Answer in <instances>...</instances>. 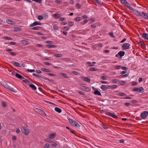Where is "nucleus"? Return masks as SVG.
I'll return each mask as SVG.
<instances>
[{"mask_svg": "<svg viewBox=\"0 0 148 148\" xmlns=\"http://www.w3.org/2000/svg\"><path fill=\"white\" fill-rule=\"evenodd\" d=\"M40 27H35L32 28V30H38Z\"/></svg>", "mask_w": 148, "mask_h": 148, "instance_id": "de8ad7c7", "label": "nucleus"}, {"mask_svg": "<svg viewBox=\"0 0 148 148\" xmlns=\"http://www.w3.org/2000/svg\"><path fill=\"white\" fill-rule=\"evenodd\" d=\"M24 80H23V82H25L26 83H27L28 82H29L28 80L27 79H25L24 78Z\"/></svg>", "mask_w": 148, "mask_h": 148, "instance_id": "e2e57ef3", "label": "nucleus"}, {"mask_svg": "<svg viewBox=\"0 0 148 148\" xmlns=\"http://www.w3.org/2000/svg\"><path fill=\"white\" fill-rule=\"evenodd\" d=\"M86 64L88 65L89 66H94L91 62H86Z\"/></svg>", "mask_w": 148, "mask_h": 148, "instance_id": "f704fd0d", "label": "nucleus"}, {"mask_svg": "<svg viewBox=\"0 0 148 148\" xmlns=\"http://www.w3.org/2000/svg\"><path fill=\"white\" fill-rule=\"evenodd\" d=\"M74 24V22L73 21H70L68 23V25L69 26H72Z\"/></svg>", "mask_w": 148, "mask_h": 148, "instance_id": "c9c22d12", "label": "nucleus"}, {"mask_svg": "<svg viewBox=\"0 0 148 148\" xmlns=\"http://www.w3.org/2000/svg\"><path fill=\"white\" fill-rule=\"evenodd\" d=\"M21 44L24 45H27L29 44V42L25 40H22L20 41Z\"/></svg>", "mask_w": 148, "mask_h": 148, "instance_id": "dca6fc26", "label": "nucleus"}, {"mask_svg": "<svg viewBox=\"0 0 148 148\" xmlns=\"http://www.w3.org/2000/svg\"><path fill=\"white\" fill-rule=\"evenodd\" d=\"M100 78L103 80H106L107 79V77L106 75L102 76L100 77Z\"/></svg>", "mask_w": 148, "mask_h": 148, "instance_id": "72a5a7b5", "label": "nucleus"}, {"mask_svg": "<svg viewBox=\"0 0 148 148\" xmlns=\"http://www.w3.org/2000/svg\"><path fill=\"white\" fill-rule=\"evenodd\" d=\"M46 46L48 48H54L56 47V45H46Z\"/></svg>", "mask_w": 148, "mask_h": 148, "instance_id": "4be33fe9", "label": "nucleus"}, {"mask_svg": "<svg viewBox=\"0 0 148 148\" xmlns=\"http://www.w3.org/2000/svg\"><path fill=\"white\" fill-rule=\"evenodd\" d=\"M21 130L23 134L25 136L28 135L30 133V130L27 127H23Z\"/></svg>", "mask_w": 148, "mask_h": 148, "instance_id": "7ed1b4c3", "label": "nucleus"}, {"mask_svg": "<svg viewBox=\"0 0 148 148\" xmlns=\"http://www.w3.org/2000/svg\"><path fill=\"white\" fill-rule=\"evenodd\" d=\"M75 20L77 21H79L81 20V18L79 17H77L75 18Z\"/></svg>", "mask_w": 148, "mask_h": 148, "instance_id": "3c124183", "label": "nucleus"}, {"mask_svg": "<svg viewBox=\"0 0 148 148\" xmlns=\"http://www.w3.org/2000/svg\"><path fill=\"white\" fill-rule=\"evenodd\" d=\"M89 70L91 71H97L98 69L96 68L95 67H92L90 68L89 69Z\"/></svg>", "mask_w": 148, "mask_h": 148, "instance_id": "4c0bfd02", "label": "nucleus"}, {"mask_svg": "<svg viewBox=\"0 0 148 148\" xmlns=\"http://www.w3.org/2000/svg\"><path fill=\"white\" fill-rule=\"evenodd\" d=\"M49 145L48 143H46L45 144L44 146V148H49Z\"/></svg>", "mask_w": 148, "mask_h": 148, "instance_id": "e433bc0d", "label": "nucleus"}, {"mask_svg": "<svg viewBox=\"0 0 148 148\" xmlns=\"http://www.w3.org/2000/svg\"><path fill=\"white\" fill-rule=\"evenodd\" d=\"M38 25H40L41 24L37 22H34L33 23L31 24L30 25V26L33 27Z\"/></svg>", "mask_w": 148, "mask_h": 148, "instance_id": "2eb2a0df", "label": "nucleus"}, {"mask_svg": "<svg viewBox=\"0 0 148 148\" xmlns=\"http://www.w3.org/2000/svg\"><path fill=\"white\" fill-rule=\"evenodd\" d=\"M133 90L134 91L137 92H139L143 93L144 92V90L143 87H140L139 88L136 87L133 89Z\"/></svg>", "mask_w": 148, "mask_h": 148, "instance_id": "423d86ee", "label": "nucleus"}, {"mask_svg": "<svg viewBox=\"0 0 148 148\" xmlns=\"http://www.w3.org/2000/svg\"><path fill=\"white\" fill-rule=\"evenodd\" d=\"M82 89L84 91H88L89 90V88L87 87L83 86L82 88Z\"/></svg>", "mask_w": 148, "mask_h": 148, "instance_id": "b1692460", "label": "nucleus"}, {"mask_svg": "<svg viewBox=\"0 0 148 148\" xmlns=\"http://www.w3.org/2000/svg\"><path fill=\"white\" fill-rule=\"evenodd\" d=\"M120 2L124 5L127 7L130 10L132 13L133 12V11L135 9L133 8L132 7L129 5V4L126 0H120Z\"/></svg>", "mask_w": 148, "mask_h": 148, "instance_id": "f03ea898", "label": "nucleus"}, {"mask_svg": "<svg viewBox=\"0 0 148 148\" xmlns=\"http://www.w3.org/2000/svg\"><path fill=\"white\" fill-rule=\"evenodd\" d=\"M55 2L58 3H60L62 2L60 0H56Z\"/></svg>", "mask_w": 148, "mask_h": 148, "instance_id": "0e129e2a", "label": "nucleus"}, {"mask_svg": "<svg viewBox=\"0 0 148 148\" xmlns=\"http://www.w3.org/2000/svg\"><path fill=\"white\" fill-rule=\"evenodd\" d=\"M130 45L128 43H125L122 46V47L123 49H127L129 48Z\"/></svg>", "mask_w": 148, "mask_h": 148, "instance_id": "9d476101", "label": "nucleus"}, {"mask_svg": "<svg viewBox=\"0 0 148 148\" xmlns=\"http://www.w3.org/2000/svg\"><path fill=\"white\" fill-rule=\"evenodd\" d=\"M119 83H120V84L121 85H124L125 84V82L123 81H119Z\"/></svg>", "mask_w": 148, "mask_h": 148, "instance_id": "a19ab883", "label": "nucleus"}, {"mask_svg": "<svg viewBox=\"0 0 148 148\" xmlns=\"http://www.w3.org/2000/svg\"><path fill=\"white\" fill-rule=\"evenodd\" d=\"M125 52L123 51H120L118 53V54L121 57L123 56L125 54Z\"/></svg>", "mask_w": 148, "mask_h": 148, "instance_id": "393cba45", "label": "nucleus"}, {"mask_svg": "<svg viewBox=\"0 0 148 148\" xmlns=\"http://www.w3.org/2000/svg\"><path fill=\"white\" fill-rule=\"evenodd\" d=\"M38 111L39 114L40 115L46 116V114L45 112L42 110L38 109Z\"/></svg>", "mask_w": 148, "mask_h": 148, "instance_id": "4468645a", "label": "nucleus"}, {"mask_svg": "<svg viewBox=\"0 0 148 148\" xmlns=\"http://www.w3.org/2000/svg\"><path fill=\"white\" fill-rule=\"evenodd\" d=\"M53 28L54 29L57 30L58 29V27L56 25H54L53 26Z\"/></svg>", "mask_w": 148, "mask_h": 148, "instance_id": "864d4df0", "label": "nucleus"}, {"mask_svg": "<svg viewBox=\"0 0 148 148\" xmlns=\"http://www.w3.org/2000/svg\"><path fill=\"white\" fill-rule=\"evenodd\" d=\"M124 104L126 106H128L130 105V103H125Z\"/></svg>", "mask_w": 148, "mask_h": 148, "instance_id": "338daca9", "label": "nucleus"}, {"mask_svg": "<svg viewBox=\"0 0 148 148\" xmlns=\"http://www.w3.org/2000/svg\"><path fill=\"white\" fill-rule=\"evenodd\" d=\"M53 16L54 18H58L60 17V15L58 14H53Z\"/></svg>", "mask_w": 148, "mask_h": 148, "instance_id": "a878e982", "label": "nucleus"}, {"mask_svg": "<svg viewBox=\"0 0 148 148\" xmlns=\"http://www.w3.org/2000/svg\"><path fill=\"white\" fill-rule=\"evenodd\" d=\"M2 105L3 107H6L7 106L6 103L4 101H2Z\"/></svg>", "mask_w": 148, "mask_h": 148, "instance_id": "c03bdc74", "label": "nucleus"}, {"mask_svg": "<svg viewBox=\"0 0 148 148\" xmlns=\"http://www.w3.org/2000/svg\"><path fill=\"white\" fill-rule=\"evenodd\" d=\"M145 39H148V34L146 33H143L142 36Z\"/></svg>", "mask_w": 148, "mask_h": 148, "instance_id": "f3484780", "label": "nucleus"}, {"mask_svg": "<svg viewBox=\"0 0 148 148\" xmlns=\"http://www.w3.org/2000/svg\"><path fill=\"white\" fill-rule=\"evenodd\" d=\"M88 21L87 20H85L83 22L82 24H85L86 23L88 22Z\"/></svg>", "mask_w": 148, "mask_h": 148, "instance_id": "680f3d73", "label": "nucleus"}, {"mask_svg": "<svg viewBox=\"0 0 148 148\" xmlns=\"http://www.w3.org/2000/svg\"><path fill=\"white\" fill-rule=\"evenodd\" d=\"M65 18H63V17H62L60 18L59 19V21H63L64 20H65Z\"/></svg>", "mask_w": 148, "mask_h": 148, "instance_id": "5fc2aeb1", "label": "nucleus"}, {"mask_svg": "<svg viewBox=\"0 0 148 148\" xmlns=\"http://www.w3.org/2000/svg\"><path fill=\"white\" fill-rule=\"evenodd\" d=\"M29 86L30 87L34 90H36V87L33 84L29 85Z\"/></svg>", "mask_w": 148, "mask_h": 148, "instance_id": "c85d7f7f", "label": "nucleus"}, {"mask_svg": "<svg viewBox=\"0 0 148 148\" xmlns=\"http://www.w3.org/2000/svg\"><path fill=\"white\" fill-rule=\"evenodd\" d=\"M43 19V17L41 15H39L38 17V19L39 20H42Z\"/></svg>", "mask_w": 148, "mask_h": 148, "instance_id": "09e8293b", "label": "nucleus"}, {"mask_svg": "<svg viewBox=\"0 0 148 148\" xmlns=\"http://www.w3.org/2000/svg\"><path fill=\"white\" fill-rule=\"evenodd\" d=\"M44 64L45 65H51V64L50 63L48 62H45Z\"/></svg>", "mask_w": 148, "mask_h": 148, "instance_id": "69168bd1", "label": "nucleus"}, {"mask_svg": "<svg viewBox=\"0 0 148 148\" xmlns=\"http://www.w3.org/2000/svg\"><path fill=\"white\" fill-rule=\"evenodd\" d=\"M55 110L59 113H60L62 112L60 108L57 107H56L55 108Z\"/></svg>", "mask_w": 148, "mask_h": 148, "instance_id": "5701e85b", "label": "nucleus"}, {"mask_svg": "<svg viewBox=\"0 0 148 148\" xmlns=\"http://www.w3.org/2000/svg\"><path fill=\"white\" fill-rule=\"evenodd\" d=\"M63 4H64V6H67L68 4V3L67 2H63Z\"/></svg>", "mask_w": 148, "mask_h": 148, "instance_id": "052dcab7", "label": "nucleus"}, {"mask_svg": "<svg viewBox=\"0 0 148 148\" xmlns=\"http://www.w3.org/2000/svg\"><path fill=\"white\" fill-rule=\"evenodd\" d=\"M109 85H102L101 86V88L103 91H105L108 89H110V87L108 86Z\"/></svg>", "mask_w": 148, "mask_h": 148, "instance_id": "1a4fd4ad", "label": "nucleus"}, {"mask_svg": "<svg viewBox=\"0 0 148 148\" xmlns=\"http://www.w3.org/2000/svg\"><path fill=\"white\" fill-rule=\"evenodd\" d=\"M51 145L53 147H56L58 145L55 142L52 141L51 142Z\"/></svg>", "mask_w": 148, "mask_h": 148, "instance_id": "473e14b6", "label": "nucleus"}, {"mask_svg": "<svg viewBox=\"0 0 148 148\" xmlns=\"http://www.w3.org/2000/svg\"><path fill=\"white\" fill-rule=\"evenodd\" d=\"M9 53L12 55V56H15L16 54V53H14V52H10Z\"/></svg>", "mask_w": 148, "mask_h": 148, "instance_id": "6e6d98bb", "label": "nucleus"}, {"mask_svg": "<svg viewBox=\"0 0 148 148\" xmlns=\"http://www.w3.org/2000/svg\"><path fill=\"white\" fill-rule=\"evenodd\" d=\"M27 71L29 72H34L35 70L34 69H27Z\"/></svg>", "mask_w": 148, "mask_h": 148, "instance_id": "a18cd8bd", "label": "nucleus"}, {"mask_svg": "<svg viewBox=\"0 0 148 148\" xmlns=\"http://www.w3.org/2000/svg\"><path fill=\"white\" fill-rule=\"evenodd\" d=\"M54 56L57 58H60L63 56V55L61 54H55L54 55Z\"/></svg>", "mask_w": 148, "mask_h": 148, "instance_id": "412c9836", "label": "nucleus"}, {"mask_svg": "<svg viewBox=\"0 0 148 148\" xmlns=\"http://www.w3.org/2000/svg\"><path fill=\"white\" fill-rule=\"evenodd\" d=\"M69 121L72 125L77 128H79L80 127V125L76 121H73L72 119H69Z\"/></svg>", "mask_w": 148, "mask_h": 148, "instance_id": "39448f33", "label": "nucleus"}, {"mask_svg": "<svg viewBox=\"0 0 148 148\" xmlns=\"http://www.w3.org/2000/svg\"><path fill=\"white\" fill-rule=\"evenodd\" d=\"M72 73L75 75H77L79 74L78 73L75 71H73L72 72Z\"/></svg>", "mask_w": 148, "mask_h": 148, "instance_id": "bf43d9fd", "label": "nucleus"}, {"mask_svg": "<svg viewBox=\"0 0 148 148\" xmlns=\"http://www.w3.org/2000/svg\"><path fill=\"white\" fill-rule=\"evenodd\" d=\"M56 136V134L55 133H53L50 134L48 136V138L50 139H51L54 138Z\"/></svg>", "mask_w": 148, "mask_h": 148, "instance_id": "ddd939ff", "label": "nucleus"}, {"mask_svg": "<svg viewBox=\"0 0 148 148\" xmlns=\"http://www.w3.org/2000/svg\"><path fill=\"white\" fill-rule=\"evenodd\" d=\"M118 95L121 96H125L126 95V94L124 93H120L118 94Z\"/></svg>", "mask_w": 148, "mask_h": 148, "instance_id": "79ce46f5", "label": "nucleus"}, {"mask_svg": "<svg viewBox=\"0 0 148 148\" xmlns=\"http://www.w3.org/2000/svg\"><path fill=\"white\" fill-rule=\"evenodd\" d=\"M33 1H35L37 3H40L42 0H32Z\"/></svg>", "mask_w": 148, "mask_h": 148, "instance_id": "49530a36", "label": "nucleus"}, {"mask_svg": "<svg viewBox=\"0 0 148 148\" xmlns=\"http://www.w3.org/2000/svg\"><path fill=\"white\" fill-rule=\"evenodd\" d=\"M1 84L2 85L4 86L5 88L7 89L10 90V91L14 92V93H16V91L14 90V89L12 87H10L9 86L8 84L5 82H2Z\"/></svg>", "mask_w": 148, "mask_h": 148, "instance_id": "20e7f679", "label": "nucleus"}, {"mask_svg": "<svg viewBox=\"0 0 148 148\" xmlns=\"http://www.w3.org/2000/svg\"><path fill=\"white\" fill-rule=\"evenodd\" d=\"M3 38L6 39V40H12V38L10 37H8L7 36H4L2 38Z\"/></svg>", "mask_w": 148, "mask_h": 148, "instance_id": "ea45409f", "label": "nucleus"}, {"mask_svg": "<svg viewBox=\"0 0 148 148\" xmlns=\"http://www.w3.org/2000/svg\"><path fill=\"white\" fill-rule=\"evenodd\" d=\"M14 31L15 32H18V31H21V29L20 28H19L18 27H14Z\"/></svg>", "mask_w": 148, "mask_h": 148, "instance_id": "cd10ccee", "label": "nucleus"}, {"mask_svg": "<svg viewBox=\"0 0 148 148\" xmlns=\"http://www.w3.org/2000/svg\"><path fill=\"white\" fill-rule=\"evenodd\" d=\"M109 34H110L112 37L113 38H114L115 36H114L113 33H110Z\"/></svg>", "mask_w": 148, "mask_h": 148, "instance_id": "774afa93", "label": "nucleus"}, {"mask_svg": "<svg viewBox=\"0 0 148 148\" xmlns=\"http://www.w3.org/2000/svg\"><path fill=\"white\" fill-rule=\"evenodd\" d=\"M121 68L123 70L125 71H127L128 69V68L125 67H121Z\"/></svg>", "mask_w": 148, "mask_h": 148, "instance_id": "4d7b16f0", "label": "nucleus"}, {"mask_svg": "<svg viewBox=\"0 0 148 148\" xmlns=\"http://www.w3.org/2000/svg\"><path fill=\"white\" fill-rule=\"evenodd\" d=\"M121 66H114V68L116 69H121Z\"/></svg>", "mask_w": 148, "mask_h": 148, "instance_id": "37998d69", "label": "nucleus"}, {"mask_svg": "<svg viewBox=\"0 0 148 148\" xmlns=\"http://www.w3.org/2000/svg\"><path fill=\"white\" fill-rule=\"evenodd\" d=\"M148 115V111H145L143 112L141 114L140 116L143 119H144L147 118V116Z\"/></svg>", "mask_w": 148, "mask_h": 148, "instance_id": "0eeeda50", "label": "nucleus"}, {"mask_svg": "<svg viewBox=\"0 0 148 148\" xmlns=\"http://www.w3.org/2000/svg\"><path fill=\"white\" fill-rule=\"evenodd\" d=\"M6 22L10 24L13 25L15 24L14 22L12 21L10 19H8L6 20Z\"/></svg>", "mask_w": 148, "mask_h": 148, "instance_id": "6ab92c4d", "label": "nucleus"}, {"mask_svg": "<svg viewBox=\"0 0 148 148\" xmlns=\"http://www.w3.org/2000/svg\"><path fill=\"white\" fill-rule=\"evenodd\" d=\"M12 64L15 66L21 67V66L19 64L18 62H12Z\"/></svg>", "mask_w": 148, "mask_h": 148, "instance_id": "aec40b11", "label": "nucleus"}, {"mask_svg": "<svg viewBox=\"0 0 148 148\" xmlns=\"http://www.w3.org/2000/svg\"><path fill=\"white\" fill-rule=\"evenodd\" d=\"M41 70L44 72H50L51 71L49 69L45 68H42Z\"/></svg>", "mask_w": 148, "mask_h": 148, "instance_id": "2f4dec72", "label": "nucleus"}, {"mask_svg": "<svg viewBox=\"0 0 148 148\" xmlns=\"http://www.w3.org/2000/svg\"><path fill=\"white\" fill-rule=\"evenodd\" d=\"M94 94L99 96H101V95L100 92L98 90H95L94 92Z\"/></svg>", "mask_w": 148, "mask_h": 148, "instance_id": "bb28decb", "label": "nucleus"}, {"mask_svg": "<svg viewBox=\"0 0 148 148\" xmlns=\"http://www.w3.org/2000/svg\"><path fill=\"white\" fill-rule=\"evenodd\" d=\"M12 74L13 75H15L16 77L21 79H24V77H23L22 75L16 73H15L14 72H12Z\"/></svg>", "mask_w": 148, "mask_h": 148, "instance_id": "6e6552de", "label": "nucleus"}, {"mask_svg": "<svg viewBox=\"0 0 148 148\" xmlns=\"http://www.w3.org/2000/svg\"><path fill=\"white\" fill-rule=\"evenodd\" d=\"M112 82L114 83H119V81L117 79H114L112 80Z\"/></svg>", "mask_w": 148, "mask_h": 148, "instance_id": "58836bf2", "label": "nucleus"}, {"mask_svg": "<svg viewBox=\"0 0 148 148\" xmlns=\"http://www.w3.org/2000/svg\"><path fill=\"white\" fill-rule=\"evenodd\" d=\"M110 87V88L115 89L117 88V86L116 85H113L112 86L109 85L108 86Z\"/></svg>", "mask_w": 148, "mask_h": 148, "instance_id": "c756f323", "label": "nucleus"}, {"mask_svg": "<svg viewBox=\"0 0 148 148\" xmlns=\"http://www.w3.org/2000/svg\"><path fill=\"white\" fill-rule=\"evenodd\" d=\"M132 13L137 16L138 17L141 16L144 18L148 20V14L147 13L140 12L135 9L133 11Z\"/></svg>", "mask_w": 148, "mask_h": 148, "instance_id": "f257e3e1", "label": "nucleus"}, {"mask_svg": "<svg viewBox=\"0 0 148 148\" xmlns=\"http://www.w3.org/2000/svg\"><path fill=\"white\" fill-rule=\"evenodd\" d=\"M81 79L83 81L87 82L88 83H90V79L88 77H81Z\"/></svg>", "mask_w": 148, "mask_h": 148, "instance_id": "f8f14e48", "label": "nucleus"}, {"mask_svg": "<svg viewBox=\"0 0 148 148\" xmlns=\"http://www.w3.org/2000/svg\"><path fill=\"white\" fill-rule=\"evenodd\" d=\"M128 74H126L124 75H121V77L122 78H124V77H127L128 76Z\"/></svg>", "mask_w": 148, "mask_h": 148, "instance_id": "603ef678", "label": "nucleus"}, {"mask_svg": "<svg viewBox=\"0 0 148 148\" xmlns=\"http://www.w3.org/2000/svg\"><path fill=\"white\" fill-rule=\"evenodd\" d=\"M60 75L62 77L65 78H68L69 77L67 76V75L65 73H60Z\"/></svg>", "mask_w": 148, "mask_h": 148, "instance_id": "a211bd4d", "label": "nucleus"}, {"mask_svg": "<svg viewBox=\"0 0 148 148\" xmlns=\"http://www.w3.org/2000/svg\"><path fill=\"white\" fill-rule=\"evenodd\" d=\"M95 2H97V3L100 4V5H102L103 3L101 2V1L99 0H93Z\"/></svg>", "mask_w": 148, "mask_h": 148, "instance_id": "7c9ffc66", "label": "nucleus"}, {"mask_svg": "<svg viewBox=\"0 0 148 148\" xmlns=\"http://www.w3.org/2000/svg\"><path fill=\"white\" fill-rule=\"evenodd\" d=\"M106 114L108 115L109 116H111L114 118H116L117 116L114 114V113H111L110 112H106Z\"/></svg>", "mask_w": 148, "mask_h": 148, "instance_id": "9b49d317", "label": "nucleus"}, {"mask_svg": "<svg viewBox=\"0 0 148 148\" xmlns=\"http://www.w3.org/2000/svg\"><path fill=\"white\" fill-rule=\"evenodd\" d=\"M69 27H67V26L64 27L63 28V29H64L66 31L68 30H69Z\"/></svg>", "mask_w": 148, "mask_h": 148, "instance_id": "8fccbe9b", "label": "nucleus"}, {"mask_svg": "<svg viewBox=\"0 0 148 148\" xmlns=\"http://www.w3.org/2000/svg\"><path fill=\"white\" fill-rule=\"evenodd\" d=\"M137 84L138 83L136 82H132V86H134L137 85Z\"/></svg>", "mask_w": 148, "mask_h": 148, "instance_id": "13d9d810", "label": "nucleus"}]
</instances>
